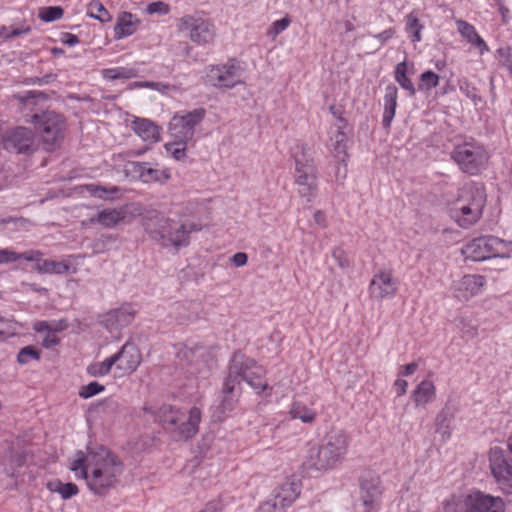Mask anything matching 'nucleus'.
Listing matches in <instances>:
<instances>
[{"label":"nucleus","mask_w":512,"mask_h":512,"mask_svg":"<svg viewBox=\"0 0 512 512\" xmlns=\"http://www.w3.org/2000/svg\"><path fill=\"white\" fill-rule=\"evenodd\" d=\"M69 468L93 494L103 496L119 483L124 464L110 449L97 445L87 447L86 452L78 451Z\"/></svg>","instance_id":"nucleus-1"},{"label":"nucleus","mask_w":512,"mask_h":512,"mask_svg":"<svg viewBox=\"0 0 512 512\" xmlns=\"http://www.w3.org/2000/svg\"><path fill=\"white\" fill-rule=\"evenodd\" d=\"M264 375V369L253 359L240 352L234 353L223 384V409L231 411L234 408L242 391V382H246L258 394L271 390L272 388L264 380Z\"/></svg>","instance_id":"nucleus-2"},{"label":"nucleus","mask_w":512,"mask_h":512,"mask_svg":"<svg viewBox=\"0 0 512 512\" xmlns=\"http://www.w3.org/2000/svg\"><path fill=\"white\" fill-rule=\"evenodd\" d=\"M486 204L485 189L481 184L470 182L459 189L451 203V217L462 228H469L481 218Z\"/></svg>","instance_id":"nucleus-3"},{"label":"nucleus","mask_w":512,"mask_h":512,"mask_svg":"<svg viewBox=\"0 0 512 512\" xmlns=\"http://www.w3.org/2000/svg\"><path fill=\"white\" fill-rule=\"evenodd\" d=\"M350 437L342 429L329 431L323 443L312 447L307 456L306 463L316 470H328L341 463L348 451Z\"/></svg>","instance_id":"nucleus-4"},{"label":"nucleus","mask_w":512,"mask_h":512,"mask_svg":"<svg viewBox=\"0 0 512 512\" xmlns=\"http://www.w3.org/2000/svg\"><path fill=\"white\" fill-rule=\"evenodd\" d=\"M30 121L39 134L45 150L54 151L60 147L66 130V120L63 115L46 110L33 114Z\"/></svg>","instance_id":"nucleus-5"},{"label":"nucleus","mask_w":512,"mask_h":512,"mask_svg":"<svg viewBox=\"0 0 512 512\" xmlns=\"http://www.w3.org/2000/svg\"><path fill=\"white\" fill-rule=\"evenodd\" d=\"M295 159V181L298 192L310 201L317 190L316 168L310 149L305 144L296 145L293 149Z\"/></svg>","instance_id":"nucleus-6"},{"label":"nucleus","mask_w":512,"mask_h":512,"mask_svg":"<svg viewBox=\"0 0 512 512\" xmlns=\"http://www.w3.org/2000/svg\"><path fill=\"white\" fill-rule=\"evenodd\" d=\"M451 158L457 163L462 172L477 175L485 169L489 155L483 146L466 142L457 145L453 149Z\"/></svg>","instance_id":"nucleus-7"},{"label":"nucleus","mask_w":512,"mask_h":512,"mask_svg":"<svg viewBox=\"0 0 512 512\" xmlns=\"http://www.w3.org/2000/svg\"><path fill=\"white\" fill-rule=\"evenodd\" d=\"M508 251V244L495 236L475 238L462 249L463 255L473 261H484L495 257H507Z\"/></svg>","instance_id":"nucleus-8"},{"label":"nucleus","mask_w":512,"mask_h":512,"mask_svg":"<svg viewBox=\"0 0 512 512\" xmlns=\"http://www.w3.org/2000/svg\"><path fill=\"white\" fill-rule=\"evenodd\" d=\"M158 234L163 240V245H172L175 248L188 246L192 223L189 215L178 216L170 219L158 220Z\"/></svg>","instance_id":"nucleus-9"},{"label":"nucleus","mask_w":512,"mask_h":512,"mask_svg":"<svg viewBox=\"0 0 512 512\" xmlns=\"http://www.w3.org/2000/svg\"><path fill=\"white\" fill-rule=\"evenodd\" d=\"M243 68L235 59H230L224 64L211 66L207 69L205 80L217 88H233L243 83Z\"/></svg>","instance_id":"nucleus-10"},{"label":"nucleus","mask_w":512,"mask_h":512,"mask_svg":"<svg viewBox=\"0 0 512 512\" xmlns=\"http://www.w3.org/2000/svg\"><path fill=\"white\" fill-rule=\"evenodd\" d=\"M159 422L174 433L178 441L188 440L191 431L192 409L187 413L174 410L171 406H162L158 413Z\"/></svg>","instance_id":"nucleus-11"},{"label":"nucleus","mask_w":512,"mask_h":512,"mask_svg":"<svg viewBox=\"0 0 512 512\" xmlns=\"http://www.w3.org/2000/svg\"><path fill=\"white\" fill-rule=\"evenodd\" d=\"M2 145L16 154L31 155L38 149V141L35 133L28 127L18 126L8 130L2 136Z\"/></svg>","instance_id":"nucleus-12"},{"label":"nucleus","mask_w":512,"mask_h":512,"mask_svg":"<svg viewBox=\"0 0 512 512\" xmlns=\"http://www.w3.org/2000/svg\"><path fill=\"white\" fill-rule=\"evenodd\" d=\"M382 494L383 487L379 475L375 473L365 474L360 485V500L367 508L365 512H371L379 505Z\"/></svg>","instance_id":"nucleus-13"},{"label":"nucleus","mask_w":512,"mask_h":512,"mask_svg":"<svg viewBox=\"0 0 512 512\" xmlns=\"http://www.w3.org/2000/svg\"><path fill=\"white\" fill-rule=\"evenodd\" d=\"M397 290L398 281L389 270H379L374 274L369 284L370 296L378 301L395 296Z\"/></svg>","instance_id":"nucleus-14"},{"label":"nucleus","mask_w":512,"mask_h":512,"mask_svg":"<svg viewBox=\"0 0 512 512\" xmlns=\"http://www.w3.org/2000/svg\"><path fill=\"white\" fill-rule=\"evenodd\" d=\"M141 215V209L133 204L124 205L119 208L104 209L97 213L95 217L90 218V223H99L105 228H110L118 223L125 221L128 217Z\"/></svg>","instance_id":"nucleus-15"},{"label":"nucleus","mask_w":512,"mask_h":512,"mask_svg":"<svg viewBox=\"0 0 512 512\" xmlns=\"http://www.w3.org/2000/svg\"><path fill=\"white\" fill-rule=\"evenodd\" d=\"M490 468L500 489L506 494H512V466L500 452L491 453Z\"/></svg>","instance_id":"nucleus-16"},{"label":"nucleus","mask_w":512,"mask_h":512,"mask_svg":"<svg viewBox=\"0 0 512 512\" xmlns=\"http://www.w3.org/2000/svg\"><path fill=\"white\" fill-rule=\"evenodd\" d=\"M469 512H504V503L500 497H494L476 491L468 496Z\"/></svg>","instance_id":"nucleus-17"},{"label":"nucleus","mask_w":512,"mask_h":512,"mask_svg":"<svg viewBox=\"0 0 512 512\" xmlns=\"http://www.w3.org/2000/svg\"><path fill=\"white\" fill-rule=\"evenodd\" d=\"M485 285V278L481 275H465L454 282V294L461 301H467L480 293Z\"/></svg>","instance_id":"nucleus-18"},{"label":"nucleus","mask_w":512,"mask_h":512,"mask_svg":"<svg viewBox=\"0 0 512 512\" xmlns=\"http://www.w3.org/2000/svg\"><path fill=\"white\" fill-rule=\"evenodd\" d=\"M113 359L117 363V369L129 374L139 366L141 355L134 345L125 344L117 354L113 355Z\"/></svg>","instance_id":"nucleus-19"},{"label":"nucleus","mask_w":512,"mask_h":512,"mask_svg":"<svg viewBox=\"0 0 512 512\" xmlns=\"http://www.w3.org/2000/svg\"><path fill=\"white\" fill-rule=\"evenodd\" d=\"M216 29L214 24L204 15L194 16V43L209 45L214 42Z\"/></svg>","instance_id":"nucleus-20"},{"label":"nucleus","mask_w":512,"mask_h":512,"mask_svg":"<svg viewBox=\"0 0 512 512\" xmlns=\"http://www.w3.org/2000/svg\"><path fill=\"white\" fill-rule=\"evenodd\" d=\"M457 30L460 35L467 40L472 46L479 50V53L483 55L489 51V48L483 38L477 33L476 29L470 23L464 20L456 21Z\"/></svg>","instance_id":"nucleus-21"},{"label":"nucleus","mask_w":512,"mask_h":512,"mask_svg":"<svg viewBox=\"0 0 512 512\" xmlns=\"http://www.w3.org/2000/svg\"><path fill=\"white\" fill-rule=\"evenodd\" d=\"M436 396V387L431 380L421 381L411 393L415 407H425L434 400Z\"/></svg>","instance_id":"nucleus-22"},{"label":"nucleus","mask_w":512,"mask_h":512,"mask_svg":"<svg viewBox=\"0 0 512 512\" xmlns=\"http://www.w3.org/2000/svg\"><path fill=\"white\" fill-rule=\"evenodd\" d=\"M300 491L301 485L298 481H287L275 490L273 497L287 508L299 497Z\"/></svg>","instance_id":"nucleus-23"},{"label":"nucleus","mask_w":512,"mask_h":512,"mask_svg":"<svg viewBox=\"0 0 512 512\" xmlns=\"http://www.w3.org/2000/svg\"><path fill=\"white\" fill-rule=\"evenodd\" d=\"M216 367V357L212 349L197 350L196 372L200 378H208Z\"/></svg>","instance_id":"nucleus-24"},{"label":"nucleus","mask_w":512,"mask_h":512,"mask_svg":"<svg viewBox=\"0 0 512 512\" xmlns=\"http://www.w3.org/2000/svg\"><path fill=\"white\" fill-rule=\"evenodd\" d=\"M398 89L394 84H389L385 88L384 94V112H383V125L388 128L395 116L397 107Z\"/></svg>","instance_id":"nucleus-25"},{"label":"nucleus","mask_w":512,"mask_h":512,"mask_svg":"<svg viewBox=\"0 0 512 512\" xmlns=\"http://www.w3.org/2000/svg\"><path fill=\"white\" fill-rule=\"evenodd\" d=\"M132 128L144 141L156 142L160 138L158 127L148 119L136 118L132 123Z\"/></svg>","instance_id":"nucleus-26"},{"label":"nucleus","mask_w":512,"mask_h":512,"mask_svg":"<svg viewBox=\"0 0 512 512\" xmlns=\"http://www.w3.org/2000/svg\"><path fill=\"white\" fill-rule=\"evenodd\" d=\"M133 172L145 183L162 182L168 180L170 175L167 170H159L147 167L145 164L133 163Z\"/></svg>","instance_id":"nucleus-27"},{"label":"nucleus","mask_w":512,"mask_h":512,"mask_svg":"<svg viewBox=\"0 0 512 512\" xmlns=\"http://www.w3.org/2000/svg\"><path fill=\"white\" fill-rule=\"evenodd\" d=\"M170 131L176 137L187 138L192 135V113L175 115L170 122Z\"/></svg>","instance_id":"nucleus-28"},{"label":"nucleus","mask_w":512,"mask_h":512,"mask_svg":"<svg viewBox=\"0 0 512 512\" xmlns=\"http://www.w3.org/2000/svg\"><path fill=\"white\" fill-rule=\"evenodd\" d=\"M26 451L20 447H12L4 460V470L7 475L15 476L17 469L26 462Z\"/></svg>","instance_id":"nucleus-29"},{"label":"nucleus","mask_w":512,"mask_h":512,"mask_svg":"<svg viewBox=\"0 0 512 512\" xmlns=\"http://www.w3.org/2000/svg\"><path fill=\"white\" fill-rule=\"evenodd\" d=\"M139 21H133V15L129 12H123L119 15L114 31L117 39L130 36L135 32L136 24Z\"/></svg>","instance_id":"nucleus-30"},{"label":"nucleus","mask_w":512,"mask_h":512,"mask_svg":"<svg viewBox=\"0 0 512 512\" xmlns=\"http://www.w3.org/2000/svg\"><path fill=\"white\" fill-rule=\"evenodd\" d=\"M346 125H335V133L331 137V145L333 147L335 156L339 161L344 162L347 150V135L343 131Z\"/></svg>","instance_id":"nucleus-31"},{"label":"nucleus","mask_w":512,"mask_h":512,"mask_svg":"<svg viewBox=\"0 0 512 512\" xmlns=\"http://www.w3.org/2000/svg\"><path fill=\"white\" fill-rule=\"evenodd\" d=\"M289 415L292 419H299L303 423H312L317 413L314 409L301 401H294L289 408Z\"/></svg>","instance_id":"nucleus-32"},{"label":"nucleus","mask_w":512,"mask_h":512,"mask_svg":"<svg viewBox=\"0 0 512 512\" xmlns=\"http://www.w3.org/2000/svg\"><path fill=\"white\" fill-rule=\"evenodd\" d=\"M456 409L446 405L436 417L437 431L444 436L450 437V427L454 419Z\"/></svg>","instance_id":"nucleus-33"},{"label":"nucleus","mask_w":512,"mask_h":512,"mask_svg":"<svg viewBox=\"0 0 512 512\" xmlns=\"http://www.w3.org/2000/svg\"><path fill=\"white\" fill-rule=\"evenodd\" d=\"M47 489L53 493H59L63 499H69L78 493V487L74 483H63L53 480L47 483Z\"/></svg>","instance_id":"nucleus-34"},{"label":"nucleus","mask_w":512,"mask_h":512,"mask_svg":"<svg viewBox=\"0 0 512 512\" xmlns=\"http://www.w3.org/2000/svg\"><path fill=\"white\" fill-rule=\"evenodd\" d=\"M35 269L42 274H64L68 272L69 265L63 261L44 260L37 263Z\"/></svg>","instance_id":"nucleus-35"},{"label":"nucleus","mask_w":512,"mask_h":512,"mask_svg":"<svg viewBox=\"0 0 512 512\" xmlns=\"http://www.w3.org/2000/svg\"><path fill=\"white\" fill-rule=\"evenodd\" d=\"M42 256L43 254L40 251H29L18 255L9 250H0V263L16 261L19 258H23L26 261H37V263H40Z\"/></svg>","instance_id":"nucleus-36"},{"label":"nucleus","mask_w":512,"mask_h":512,"mask_svg":"<svg viewBox=\"0 0 512 512\" xmlns=\"http://www.w3.org/2000/svg\"><path fill=\"white\" fill-rule=\"evenodd\" d=\"M395 80L399 85L408 91L411 96L415 95L416 89L412 81L407 77V62L403 61L396 65Z\"/></svg>","instance_id":"nucleus-37"},{"label":"nucleus","mask_w":512,"mask_h":512,"mask_svg":"<svg viewBox=\"0 0 512 512\" xmlns=\"http://www.w3.org/2000/svg\"><path fill=\"white\" fill-rule=\"evenodd\" d=\"M15 98L25 106H31L39 101H46L48 99L47 94L40 91H28L24 95H15Z\"/></svg>","instance_id":"nucleus-38"},{"label":"nucleus","mask_w":512,"mask_h":512,"mask_svg":"<svg viewBox=\"0 0 512 512\" xmlns=\"http://www.w3.org/2000/svg\"><path fill=\"white\" fill-rule=\"evenodd\" d=\"M456 326L462 333V338L472 339L477 335V328L471 322V320L459 317L456 320Z\"/></svg>","instance_id":"nucleus-39"},{"label":"nucleus","mask_w":512,"mask_h":512,"mask_svg":"<svg viewBox=\"0 0 512 512\" xmlns=\"http://www.w3.org/2000/svg\"><path fill=\"white\" fill-rule=\"evenodd\" d=\"M114 364L115 359H113V356H111L100 363L90 365L88 368V372L94 377L103 376L110 371L111 367Z\"/></svg>","instance_id":"nucleus-40"},{"label":"nucleus","mask_w":512,"mask_h":512,"mask_svg":"<svg viewBox=\"0 0 512 512\" xmlns=\"http://www.w3.org/2000/svg\"><path fill=\"white\" fill-rule=\"evenodd\" d=\"M439 85V76L432 71H425L420 75V90H430Z\"/></svg>","instance_id":"nucleus-41"},{"label":"nucleus","mask_w":512,"mask_h":512,"mask_svg":"<svg viewBox=\"0 0 512 512\" xmlns=\"http://www.w3.org/2000/svg\"><path fill=\"white\" fill-rule=\"evenodd\" d=\"M63 9L60 6L42 8L39 11V18L44 22H52L63 16Z\"/></svg>","instance_id":"nucleus-42"},{"label":"nucleus","mask_w":512,"mask_h":512,"mask_svg":"<svg viewBox=\"0 0 512 512\" xmlns=\"http://www.w3.org/2000/svg\"><path fill=\"white\" fill-rule=\"evenodd\" d=\"M40 351L35 349L33 346H26L22 348L17 356V360L20 364H27L31 360H39Z\"/></svg>","instance_id":"nucleus-43"},{"label":"nucleus","mask_w":512,"mask_h":512,"mask_svg":"<svg viewBox=\"0 0 512 512\" xmlns=\"http://www.w3.org/2000/svg\"><path fill=\"white\" fill-rule=\"evenodd\" d=\"M459 89L467 98L471 99L475 105L481 101V97L478 95L476 87H474L469 81H460Z\"/></svg>","instance_id":"nucleus-44"},{"label":"nucleus","mask_w":512,"mask_h":512,"mask_svg":"<svg viewBox=\"0 0 512 512\" xmlns=\"http://www.w3.org/2000/svg\"><path fill=\"white\" fill-rule=\"evenodd\" d=\"M89 8L90 9H96L97 12H100L101 14L99 15H95L93 14V12H88V15L92 18H95V19H98L100 20L101 22H108L111 20V16L109 15V13L107 12V10L105 9V7L102 5L101 2H99L98 0H93L90 4H89Z\"/></svg>","instance_id":"nucleus-45"},{"label":"nucleus","mask_w":512,"mask_h":512,"mask_svg":"<svg viewBox=\"0 0 512 512\" xmlns=\"http://www.w3.org/2000/svg\"><path fill=\"white\" fill-rule=\"evenodd\" d=\"M290 22L291 21L287 16L283 17L280 20L274 21L267 32L268 36L276 38L281 32L287 29Z\"/></svg>","instance_id":"nucleus-46"},{"label":"nucleus","mask_w":512,"mask_h":512,"mask_svg":"<svg viewBox=\"0 0 512 512\" xmlns=\"http://www.w3.org/2000/svg\"><path fill=\"white\" fill-rule=\"evenodd\" d=\"M285 509L286 508L272 496L260 505L257 512H284Z\"/></svg>","instance_id":"nucleus-47"},{"label":"nucleus","mask_w":512,"mask_h":512,"mask_svg":"<svg viewBox=\"0 0 512 512\" xmlns=\"http://www.w3.org/2000/svg\"><path fill=\"white\" fill-rule=\"evenodd\" d=\"M166 150L170 152L176 160H181L186 155V143L185 142H173L165 145Z\"/></svg>","instance_id":"nucleus-48"},{"label":"nucleus","mask_w":512,"mask_h":512,"mask_svg":"<svg viewBox=\"0 0 512 512\" xmlns=\"http://www.w3.org/2000/svg\"><path fill=\"white\" fill-rule=\"evenodd\" d=\"M177 31L181 36L192 39V18L188 15L180 18Z\"/></svg>","instance_id":"nucleus-49"},{"label":"nucleus","mask_w":512,"mask_h":512,"mask_svg":"<svg viewBox=\"0 0 512 512\" xmlns=\"http://www.w3.org/2000/svg\"><path fill=\"white\" fill-rule=\"evenodd\" d=\"M104 390V386L99 384L98 382H91L88 385L82 386L79 395L82 398H90Z\"/></svg>","instance_id":"nucleus-50"},{"label":"nucleus","mask_w":512,"mask_h":512,"mask_svg":"<svg viewBox=\"0 0 512 512\" xmlns=\"http://www.w3.org/2000/svg\"><path fill=\"white\" fill-rule=\"evenodd\" d=\"M496 53L500 65L506 67L512 73V55L510 48H499Z\"/></svg>","instance_id":"nucleus-51"},{"label":"nucleus","mask_w":512,"mask_h":512,"mask_svg":"<svg viewBox=\"0 0 512 512\" xmlns=\"http://www.w3.org/2000/svg\"><path fill=\"white\" fill-rule=\"evenodd\" d=\"M146 11L148 14H168L169 11H170V7L167 3L163 2V1H157V2H152L150 3L147 8H146Z\"/></svg>","instance_id":"nucleus-52"},{"label":"nucleus","mask_w":512,"mask_h":512,"mask_svg":"<svg viewBox=\"0 0 512 512\" xmlns=\"http://www.w3.org/2000/svg\"><path fill=\"white\" fill-rule=\"evenodd\" d=\"M90 191L93 195H95L99 198L108 199L109 195L117 194L119 192V188L113 186V187H110L107 189V188L100 187V186H93L90 188Z\"/></svg>","instance_id":"nucleus-53"},{"label":"nucleus","mask_w":512,"mask_h":512,"mask_svg":"<svg viewBox=\"0 0 512 512\" xmlns=\"http://www.w3.org/2000/svg\"><path fill=\"white\" fill-rule=\"evenodd\" d=\"M130 89L133 88H153L158 91H165L168 89V85L159 83V82H150V81H139V82H133L129 85Z\"/></svg>","instance_id":"nucleus-54"},{"label":"nucleus","mask_w":512,"mask_h":512,"mask_svg":"<svg viewBox=\"0 0 512 512\" xmlns=\"http://www.w3.org/2000/svg\"><path fill=\"white\" fill-rule=\"evenodd\" d=\"M332 257L337 262L340 268H347L349 266V260L347 258L346 252L341 248H334L332 250Z\"/></svg>","instance_id":"nucleus-55"},{"label":"nucleus","mask_w":512,"mask_h":512,"mask_svg":"<svg viewBox=\"0 0 512 512\" xmlns=\"http://www.w3.org/2000/svg\"><path fill=\"white\" fill-rule=\"evenodd\" d=\"M1 30L2 31L0 32V35L4 38L8 39V38H12V37H17L24 33H28L31 30V28H30V26H26V27H22V28H14V29L9 30L6 27H2Z\"/></svg>","instance_id":"nucleus-56"},{"label":"nucleus","mask_w":512,"mask_h":512,"mask_svg":"<svg viewBox=\"0 0 512 512\" xmlns=\"http://www.w3.org/2000/svg\"><path fill=\"white\" fill-rule=\"evenodd\" d=\"M423 29V25L420 24L419 19L413 13H410L406 16V31L407 33H411L416 31L417 29Z\"/></svg>","instance_id":"nucleus-57"},{"label":"nucleus","mask_w":512,"mask_h":512,"mask_svg":"<svg viewBox=\"0 0 512 512\" xmlns=\"http://www.w3.org/2000/svg\"><path fill=\"white\" fill-rule=\"evenodd\" d=\"M395 34V30L393 28H389L387 30H384L383 32L374 35V38H376L380 46L384 45L388 40H390Z\"/></svg>","instance_id":"nucleus-58"},{"label":"nucleus","mask_w":512,"mask_h":512,"mask_svg":"<svg viewBox=\"0 0 512 512\" xmlns=\"http://www.w3.org/2000/svg\"><path fill=\"white\" fill-rule=\"evenodd\" d=\"M137 76V72L132 68H117V79H130Z\"/></svg>","instance_id":"nucleus-59"},{"label":"nucleus","mask_w":512,"mask_h":512,"mask_svg":"<svg viewBox=\"0 0 512 512\" xmlns=\"http://www.w3.org/2000/svg\"><path fill=\"white\" fill-rule=\"evenodd\" d=\"M199 512H222L221 503L217 500L208 502Z\"/></svg>","instance_id":"nucleus-60"},{"label":"nucleus","mask_w":512,"mask_h":512,"mask_svg":"<svg viewBox=\"0 0 512 512\" xmlns=\"http://www.w3.org/2000/svg\"><path fill=\"white\" fill-rule=\"evenodd\" d=\"M247 260H248L247 254L244 252H238V253L234 254L231 259L232 263L237 267L244 266L247 263Z\"/></svg>","instance_id":"nucleus-61"},{"label":"nucleus","mask_w":512,"mask_h":512,"mask_svg":"<svg viewBox=\"0 0 512 512\" xmlns=\"http://www.w3.org/2000/svg\"><path fill=\"white\" fill-rule=\"evenodd\" d=\"M59 343V338L52 334V333H48L44 338H43V341H42V345L45 347V348H51L55 345H57Z\"/></svg>","instance_id":"nucleus-62"},{"label":"nucleus","mask_w":512,"mask_h":512,"mask_svg":"<svg viewBox=\"0 0 512 512\" xmlns=\"http://www.w3.org/2000/svg\"><path fill=\"white\" fill-rule=\"evenodd\" d=\"M57 75L56 74H46L45 76L41 77V78H31L29 79V81L32 83V84H41V83H45V84H48L52 81H54L56 79Z\"/></svg>","instance_id":"nucleus-63"},{"label":"nucleus","mask_w":512,"mask_h":512,"mask_svg":"<svg viewBox=\"0 0 512 512\" xmlns=\"http://www.w3.org/2000/svg\"><path fill=\"white\" fill-rule=\"evenodd\" d=\"M394 387L396 389L397 395L402 396L407 391L408 383L404 379H397L394 383Z\"/></svg>","instance_id":"nucleus-64"}]
</instances>
